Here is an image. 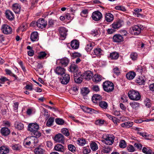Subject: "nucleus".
<instances>
[{
    "label": "nucleus",
    "instance_id": "4",
    "mask_svg": "<svg viewBox=\"0 0 154 154\" xmlns=\"http://www.w3.org/2000/svg\"><path fill=\"white\" fill-rule=\"evenodd\" d=\"M37 139L35 137H28L25 139L24 144L26 146H35L37 143Z\"/></svg>",
    "mask_w": 154,
    "mask_h": 154
},
{
    "label": "nucleus",
    "instance_id": "3",
    "mask_svg": "<svg viewBox=\"0 0 154 154\" xmlns=\"http://www.w3.org/2000/svg\"><path fill=\"white\" fill-rule=\"evenodd\" d=\"M115 137L111 134H108L103 137V142L108 145H111L114 142Z\"/></svg>",
    "mask_w": 154,
    "mask_h": 154
},
{
    "label": "nucleus",
    "instance_id": "39",
    "mask_svg": "<svg viewBox=\"0 0 154 154\" xmlns=\"http://www.w3.org/2000/svg\"><path fill=\"white\" fill-rule=\"evenodd\" d=\"M89 89L87 88H82L81 90V93L83 96H85L89 93Z\"/></svg>",
    "mask_w": 154,
    "mask_h": 154
},
{
    "label": "nucleus",
    "instance_id": "34",
    "mask_svg": "<svg viewBox=\"0 0 154 154\" xmlns=\"http://www.w3.org/2000/svg\"><path fill=\"white\" fill-rule=\"evenodd\" d=\"M119 54L116 52H113L110 53L109 57L112 60H116L119 57Z\"/></svg>",
    "mask_w": 154,
    "mask_h": 154
},
{
    "label": "nucleus",
    "instance_id": "42",
    "mask_svg": "<svg viewBox=\"0 0 154 154\" xmlns=\"http://www.w3.org/2000/svg\"><path fill=\"white\" fill-rule=\"evenodd\" d=\"M138 57V54L136 52L131 53L130 55V58L133 61L137 60Z\"/></svg>",
    "mask_w": 154,
    "mask_h": 154
},
{
    "label": "nucleus",
    "instance_id": "24",
    "mask_svg": "<svg viewBox=\"0 0 154 154\" xmlns=\"http://www.w3.org/2000/svg\"><path fill=\"white\" fill-rule=\"evenodd\" d=\"M93 75V74L91 71H88L83 74V76L84 79L88 80L91 79Z\"/></svg>",
    "mask_w": 154,
    "mask_h": 154
},
{
    "label": "nucleus",
    "instance_id": "49",
    "mask_svg": "<svg viewBox=\"0 0 154 154\" xmlns=\"http://www.w3.org/2000/svg\"><path fill=\"white\" fill-rule=\"evenodd\" d=\"M47 54L45 52H41L39 53L38 56V58L39 59H43L45 57Z\"/></svg>",
    "mask_w": 154,
    "mask_h": 154
},
{
    "label": "nucleus",
    "instance_id": "20",
    "mask_svg": "<svg viewBox=\"0 0 154 154\" xmlns=\"http://www.w3.org/2000/svg\"><path fill=\"white\" fill-rule=\"evenodd\" d=\"M60 33L61 37L63 38L64 39L67 35V32L68 31L64 27H61L60 28Z\"/></svg>",
    "mask_w": 154,
    "mask_h": 154
},
{
    "label": "nucleus",
    "instance_id": "46",
    "mask_svg": "<svg viewBox=\"0 0 154 154\" xmlns=\"http://www.w3.org/2000/svg\"><path fill=\"white\" fill-rule=\"evenodd\" d=\"M68 149L72 152H74L76 151V148L73 145L71 144H69L68 145Z\"/></svg>",
    "mask_w": 154,
    "mask_h": 154
},
{
    "label": "nucleus",
    "instance_id": "61",
    "mask_svg": "<svg viewBox=\"0 0 154 154\" xmlns=\"http://www.w3.org/2000/svg\"><path fill=\"white\" fill-rule=\"evenodd\" d=\"M112 120L114 123L115 125H116V126L118 125V123L119 122V119L114 116L113 118H112Z\"/></svg>",
    "mask_w": 154,
    "mask_h": 154
},
{
    "label": "nucleus",
    "instance_id": "50",
    "mask_svg": "<svg viewBox=\"0 0 154 154\" xmlns=\"http://www.w3.org/2000/svg\"><path fill=\"white\" fill-rule=\"evenodd\" d=\"M137 70L138 72H140L142 74L146 71V69L145 67H143L140 66H139L137 68Z\"/></svg>",
    "mask_w": 154,
    "mask_h": 154
},
{
    "label": "nucleus",
    "instance_id": "7",
    "mask_svg": "<svg viewBox=\"0 0 154 154\" xmlns=\"http://www.w3.org/2000/svg\"><path fill=\"white\" fill-rule=\"evenodd\" d=\"M69 62L68 59L64 57L61 59H58L57 61V63L63 66H67Z\"/></svg>",
    "mask_w": 154,
    "mask_h": 154
},
{
    "label": "nucleus",
    "instance_id": "38",
    "mask_svg": "<svg viewBox=\"0 0 154 154\" xmlns=\"http://www.w3.org/2000/svg\"><path fill=\"white\" fill-rule=\"evenodd\" d=\"M90 147L93 151H96L98 149L97 144L94 142H91L90 144Z\"/></svg>",
    "mask_w": 154,
    "mask_h": 154
},
{
    "label": "nucleus",
    "instance_id": "31",
    "mask_svg": "<svg viewBox=\"0 0 154 154\" xmlns=\"http://www.w3.org/2000/svg\"><path fill=\"white\" fill-rule=\"evenodd\" d=\"M79 46V43L77 40H73L71 42V46L73 49H78Z\"/></svg>",
    "mask_w": 154,
    "mask_h": 154
},
{
    "label": "nucleus",
    "instance_id": "25",
    "mask_svg": "<svg viewBox=\"0 0 154 154\" xmlns=\"http://www.w3.org/2000/svg\"><path fill=\"white\" fill-rule=\"evenodd\" d=\"M81 75L79 73V74H75L74 75V81L76 83L79 84L82 82V78L80 77Z\"/></svg>",
    "mask_w": 154,
    "mask_h": 154
},
{
    "label": "nucleus",
    "instance_id": "29",
    "mask_svg": "<svg viewBox=\"0 0 154 154\" xmlns=\"http://www.w3.org/2000/svg\"><path fill=\"white\" fill-rule=\"evenodd\" d=\"M129 105L133 109L135 110L137 109L140 106L139 103L135 101L130 103Z\"/></svg>",
    "mask_w": 154,
    "mask_h": 154
},
{
    "label": "nucleus",
    "instance_id": "44",
    "mask_svg": "<svg viewBox=\"0 0 154 154\" xmlns=\"http://www.w3.org/2000/svg\"><path fill=\"white\" fill-rule=\"evenodd\" d=\"M15 127L18 130H22L23 128V125L21 123L18 122L16 123Z\"/></svg>",
    "mask_w": 154,
    "mask_h": 154
},
{
    "label": "nucleus",
    "instance_id": "22",
    "mask_svg": "<svg viewBox=\"0 0 154 154\" xmlns=\"http://www.w3.org/2000/svg\"><path fill=\"white\" fill-rule=\"evenodd\" d=\"M5 14L6 17L9 20H12L14 18L13 13L10 10H7L6 11Z\"/></svg>",
    "mask_w": 154,
    "mask_h": 154
},
{
    "label": "nucleus",
    "instance_id": "47",
    "mask_svg": "<svg viewBox=\"0 0 154 154\" xmlns=\"http://www.w3.org/2000/svg\"><path fill=\"white\" fill-rule=\"evenodd\" d=\"M143 152L146 154H152L151 150L144 147L142 149Z\"/></svg>",
    "mask_w": 154,
    "mask_h": 154
},
{
    "label": "nucleus",
    "instance_id": "8",
    "mask_svg": "<svg viewBox=\"0 0 154 154\" xmlns=\"http://www.w3.org/2000/svg\"><path fill=\"white\" fill-rule=\"evenodd\" d=\"M35 24L39 28L43 29L45 27L47 23L44 19L41 18L36 22Z\"/></svg>",
    "mask_w": 154,
    "mask_h": 154
},
{
    "label": "nucleus",
    "instance_id": "5",
    "mask_svg": "<svg viewBox=\"0 0 154 154\" xmlns=\"http://www.w3.org/2000/svg\"><path fill=\"white\" fill-rule=\"evenodd\" d=\"M143 26L141 25H135L130 29L131 33L135 35H137L140 34L142 29H143Z\"/></svg>",
    "mask_w": 154,
    "mask_h": 154
},
{
    "label": "nucleus",
    "instance_id": "21",
    "mask_svg": "<svg viewBox=\"0 0 154 154\" xmlns=\"http://www.w3.org/2000/svg\"><path fill=\"white\" fill-rule=\"evenodd\" d=\"M54 150L58 152H63L65 151V148L64 146L62 144H58L55 146Z\"/></svg>",
    "mask_w": 154,
    "mask_h": 154
},
{
    "label": "nucleus",
    "instance_id": "45",
    "mask_svg": "<svg viewBox=\"0 0 154 154\" xmlns=\"http://www.w3.org/2000/svg\"><path fill=\"white\" fill-rule=\"evenodd\" d=\"M13 149L15 150H19L21 148V146L19 144H13L11 146Z\"/></svg>",
    "mask_w": 154,
    "mask_h": 154
},
{
    "label": "nucleus",
    "instance_id": "43",
    "mask_svg": "<svg viewBox=\"0 0 154 154\" xmlns=\"http://www.w3.org/2000/svg\"><path fill=\"white\" fill-rule=\"evenodd\" d=\"M77 143L79 145L83 146L86 143V141L84 139L80 138L77 140Z\"/></svg>",
    "mask_w": 154,
    "mask_h": 154
},
{
    "label": "nucleus",
    "instance_id": "16",
    "mask_svg": "<svg viewBox=\"0 0 154 154\" xmlns=\"http://www.w3.org/2000/svg\"><path fill=\"white\" fill-rule=\"evenodd\" d=\"M54 71L57 75L62 76L65 74L66 70L64 68L59 66L56 67L54 70Z\"/></svg>",
    "mask_w": 154,
    "mask_h": 154
},
{
    "label": "nucleus",
    "instance_id": "52",
    "mask_svg": "<svg viewBox=\"0 0 154 154\" xmlns=\"http://www.w3.org/2000/svg\"><path fill=\"white\" fill-rule=\"evenodd\" d=\"M112 147L110 146H105L103 148V152L105 153H108L110 152L112 150Z\"/></svg>",
    "mask_w": 154,
    "mask_h": 154
},
{
    "label": "nucleus",
    "instance_id": "32",
    "mask_svg": "<svg viewBox=\"0 0 154 154\" xmlns=\"http://www.w3.org/2000/svg\"><path fill=\"white\" fill-rule=\"evenodd\" d=\"M136 74L133 71H130L128 72L126 74V77L129 80L133 79L135 77Z\"/></svg>",
    "mask_w": 154,
    "mask_h": 154
},
{
    "label": "nucleus",
    "instance_id": "14",
    "mask_svg": "<svg viewBox=\"0 0 154 154\" xmlns=\"http://www.w3.org/2000/svg\"><path fill=\"white\" fill-rule=\"evenodd\" d=\"M112 38L113 42L117 43H120L124 40L123 36L119 34H115L113 35Z\"/></svg>",
    "mask_w": 154,
    "mask_h": 154
},
{
    "label": "nucleus",
    "instance_id": "60",
    "mask_svg": "<svg viewBox=\"0 0 154 154\" xmlns=\"http://www.w3.org/2000/svg\"><path fill=\"white\" fill-rule=\"evenodd\" d=\"M127 149L128 151L132 152L135 151V149L134 147L131 145H129L127 148Z\"/></svg>",
    "mask_w": 154,
    "mask_h": 154
},
{
    "label": "nucleus",
    "instance_id": "2",
    "mask_svg": "<svg viewBox=\"0 0 154 154\" xmlns=\"http://www.w3.org/2000/svg\"><path fill=\"white\" fill-rule=\"evenodd\" d=\"M103 86L104 90L107 92H112L114 89L113 84L108 81H106L103 82Z\"/></svg>",
    "mask_w": 154,
    "mask_h": 154
},
{
    "label": "nucleus",
    "instance_id": "9",
    "mask_svg": "<svg viewBox=\"0 0 154 154\" xmlns=\"http://www.w3.org/2000/svg\"><path fill=\"white\" fill-rule=\"evenodd\" d=\"M54 140L56 142L64 144V137L62 134H56L53 138Z\"/></svg>",
    "mask_w": 154,
    "mask_h": 154
},
{
    "label": "nucleus",
    "instance_id": "37",
    "mask_svg": "<svg viewBox=\"0 0 154 154\" xmlns=\"http://www.w3.org/2000/svg\"><path fill=\"white\" fill-rule=\"evenodd\" d=\"M94 82H97L101 80V76L99 75H95L92 79Z\"/></svg>",
    "mask_w": 154,
    "mask_h": 154
},
{
    "label": "nucleus",
    "instance_id": "62",
    "mask_svg": "<svg viewBox=\"0 0 154 154\" xmlns=\"http://www.w3.org/2000/svg\"><path fill=\"white\" fill-rule=\"evenodd\" d=\"M113 72H114L117 75H119L120 73V70H119V69L116 67L114 69H113Z\"/></svg>",
    "mask_w": 154,
    "mask_h": 154
},
{
    "label": "nucleus",
    "instance_id": "17",
    "mask_svg": "<svg viewBox=\"0 0 154 154\" xmlns=\"http://www.w3.org/2000/svg\"><path fill=\"white\" fill-rule=\"evenodd\" d=\"M34 152L35 154H45V151L42 146H40L35 148Z\"/></svg>",
    "mask_w": 154,
    "mask_h": 154
},
{
    "label": "nucleus",
    "instance_id": "63",
    "mask_svg": "<svg viewBox=\"0 0 154 154\" xmlns=\"http://www.w3.org/2000/svg\"><path fill=\"white\" fill-rule=\"evenodd\" d=\"M107 32L109 34H111L114 32L116 30L114 28L108 29L107 30Z\"/></svg>",
    "mask_w": 154,
    "mask_h": 154
},
{
    "label": "nucleus",
    "instance_id": "15",
    "mask_svg": "<svg viewBox=\"0 0 154 154\" xmlns=\"http://www.w3.org/2000/svg\"><path fill=\"white\" fill-rule=\"evenodd\" d=\"M69 71L72 72H73L74 75L75 74H79V71L78 70V66L75 64H71L69 68Z\"/></svg>",
    "mask_w": 154,
    "mask_h": 154
},
{
    "label": "nucleus",
    "instance_id": "54",
    "mask_svg": "<svg viewBox=\"0 0 154 154\" xmlns=\"http://www.w3.org/2000/svg\"><path fill=\"white\" fill-rule=\"evenodd\" d=\"M61 132L66 136H68L69 135V131L66 128H64L61 130Z\"/></svg>",
    "mask_w": 154,
    "mask_h": 154
},
{
    "label": "nucleus",
    "instance_id": "30",
    "mask_svg": "<svg viewBox=\"0 0 154 154\" xmlns=\"http://www.w3.org/2000/svg\"><path fill=\"white\" fill-rule=\"evenodd\" d=\"M1 132L3 135L7 136L9 134L10 131L8 128L3 127L2 128Z\"/></svg>",
    "mask_w": 154,
    "mask_h": 154
},
{
    "label": "nucleus",
    "instance_id": "59",
    "mask_svg": "<svg viewBox=\"0 0 154 154\" xmlns=\"http://www.w3.org/2000/svg\"><path fill=\"white\" fill-rule=\"evenodd\" d=\"M134 146L139 150H141L142 147V144L139 143H135Z\"/></svg>",
    "mask_w": 154,
    "mask_h": 154
},
{
    "label": "nucleus",
    "instance_id": "6",
    "mask_svg": "<svg viewBox=\"0 0 154 154\" xmlns=\"http://www.w3.org/2000/svg\"><path fill=\"white\" fill-rule=\"evenodd\" d=\"M39 126L37 123H30L28 125V130L32 133L38 130Z\"/></svg>",
    "mask_w": 154,
    "mask_h": 154
},
{
    "label": "nucleus",
    "instance_id": "64",
    "mask_svg": "<svg viewBox=\"0 0 154 154\" xmlns=\"http://www.w3.org/2000/svg\"><path fill=\"white\" fill-rule=\"evenodd\" d=\"M26 26L25 24H23L19 27V30L23 32L24 31L26 28Z\"/></svg>",
    "mask_w": 154,
    "mask_h": 154
},
{
    "label": "nucleus",
    "instance_id": "28",
    "mask_svg": "<svg viewBox=\"0 0 154 154\" xmlns=\"http://www.w3.org/2000/svg\"><path fill=\"white\" fill-rule=\"evenodd\" d=\"M133 125V122L128 121L121 124V126L123 128H129L131 127Z\"/></svg>",
    "mask_w": 154,
    "mask_h": 154
},
{
    "label": "nucleus",
    "instance_id": "55",
    "mask_svg": "<svg viewBox=\"0 0 154 154\" xmlns=\"http://www.w3.org/2000/svg\"><path fill=\"white\" fill-rule=\"evenodd\" d=\"M56 21L52 19L49 20L48 25L49 27H52L54 25V24L56 23Z\"/></svg>",
    "mask_w": 154,
    "mask_h": 154
},
{
    "label": "nucleus",
    "instance_id": "18",
    "mask_svg": "<svg viewBox=\"0 0 154 154\" xmlns=\"http://www.w3.org/2000/svg\"><path fill=\"white\" fill-rule=\"evenodd\" d=\"M123 24V22L121 20H119L117 21L114 22L112 24V26L113 28L116 29H117L119 28Z\"/></svg>",
    "mask_w": 154,
    "mask_h": 154
},
{
    "label": "nucleus",
    "instance_id": "41",
    "mask_svg": "<svg viewBox=\"0 0 154 154\" xmlns=\"http://www.w3.org/2000/svg\"><path fill=\"white\" fill-rule=\"evenodd\" d=\"M145 81L143 77H139L137 80L136 82L139 85H142L144 84Z\"/></svg>",
    "mask_w": 154,
    "mask_h": 154
},
{
    "label": "nucleus",
    "instance_id": "36",
    "mask_svg": "<svg viewBox=\"0 0 154 154\" xmlns=\"http://www.w3.org/2000/svg\"><path fill=\"white\" fill-rule=\"evenodd\" d=\"M99 106L101 108L104 109L107 108L108 105L107 103L105 101H101L99 103Z\"/></svg>",
    "mask_w": 154,
    "mask_h": 154
},
{
    "label": "nucleus",
    "instance_id": "53",
    "mask_svg": "<svg viewBox=\"0 0 154 154\" xmlns=\"http://www.w3.org/2000/svg\"><path fill=\"white\" fill-rule=\"evenodd\" d=\"M119 146L121 148H124L126 146V143L125 141L124 140H121L119 142Z\"/></svg>",
    "mask_w": 154,
    "mask_h": 154
},
{
    "label": "nucleus",
    "instance_id": "13",
    "mask_svg": "<svg viewBox=\"0 0 154 154\" xmlns=\"http://www.w3.org/2000/svg\"><path fill=\"white\" fill-rule=\"evenodd\" d=\"M103 51L100 48H97L94 49L93 52L92 53L91 55L93 57H96V56L100 57L102 54Z\"/></svg>",
    "mask_w": 154,
    "mask_h": 154
},
{
    "label": "nucleus",
    "instance_id": "10",
    "mask_svg": "<svg viewBox=\"0 0 154 154\" xmlns=\"http://www.w3.org/2000/svg\"><path fill=\"white\" fill-rule=\"evenodd\" d=\"M102 14L99 11H96L93 13L92 17L93 19L95 21L99 20L102 18Z\"/></svg>",
    "mask_w": 154,
    "mask_h": 154
},
{
    "label": "nucleus",
    "instance_id": "56",
    "mask_svg": "<svg viewBox=\"0 0 154 154\" xmlns=\"http://www.w3.org/2000/svg\"><path fill=\"white\" fill-rule=\"evenodd\" d=\"M115 8L117 10H120L123 11H126L125 8L122 6H116Z\"/></svg>",
    "mask_w": 154,
    "mask_h": 154
},
{
    "label": "nucleus",
    "instance_id": "40",
    "mask_svg": "<svg viewBox=\"0 0 154 154\" xmlns=\"http://www.w3.org/2000/svg\"><path fill=\"white\" fill-rule=\"evenodd\" d=\"M54 118L53 117H50L46 123V125L48 127H50L53 125L54 121Z\"/></svg>",
    "mask_w": 154,
    "mask_h": 154
},
{
    "label": "nucleus",
    "instance_id": "58",
    "mask_svg": "<svg viewBox=\"0 0 154 154\" xmlns=\"http://www.w3.org/2000/svg\"><path fill=\"white\" fill-rule=\"evenodd\" d=\"M144 104L146 106L147 108H149L151 106V103L150 100L149 99H146L145 101Z\"/></svg>",
    "mask_w": 154,
    "mask_h": 154
},
{
    "label": "nucleus",
    "instance_id": "27",
    "mask_svg": "<svg viewBox=\"0 0 154 154\" xmlns=\"http://www.w3.org/2000/svg\"><path fill=\"white\" fill-rule=\"evenodd\" d=\"M102 99L101 96L98 94H94L92 98V101L94 103H97L98 100H100Z\"/></svg>",
    "mask_w": 154,
    "mask_h": 154
},
{
    "label": "nucleus",
    "instance_id": "23",
    "mask_svg": "<svg viewBox=\"0 0 154 154\" xmlns=\"http://www.w3.org/2000/svg\"><path fill=\"white\" fill-rule=\"evenodd\" d=\"M9 152V148L6 146L0 147V154H8Z\"/></svg>",
    "mask_w": 154,
    "mask_h": 154
},
{
    "label": "nucleus",
    "instance_id": "51",
    "mask_svg": "<svg viewBox=\"0 0 154 154\" xmlns=\"http://www.w3.org/2000/svg\"><path fill=\"white\" fill-rule=\"evenodd\" d=\"M83 107L84 108L83 110L84 111L87 112H91V113L95 112V111L93 109L85 107Z\"/></svg>",
    "mask_w": 154,
    "mask_h": 154
},
{
    "label": "nucleus",
    "instance_id": "35",
    "mask_svg": "<svg viewBox=\"0 0 154 154\" xmlns=\"http://www.w3.org/2000/svg\"><path fill=\"white\" fill-rule=\"evenodd\" d=\"M94 47V44L92 42H89L86 46L85 49L87 52H90Z\"/></svg>",
    "mask_w": 154,
    "mask_h": 154
},
{
    "label": "nucleus",
    "instance_id": "57",
    "mask_svg": "<svg viewBox=\"0 0 154 154\" xmlns=\"http://www.w3.org/2000/svg\"><path fill=\"white\" fill-rule=\"evenodd\" d=\"M38 131V130H37L34 132L32 133V134L35 136L34 137H35L36 139L37 138L41 136V133Z\"/></svg>",
    "mask_w": 154,
    "mask_h": 154
},
{
    "label": "nucleus",
    "instance_id": "19",
    "mask_svg": "<svg viewBox=\"0 0 154 154\" xmlns=\"http://www.w3.org/2000/svg\"><path fill=\"white\" fill-rule=\"evenodd\" d=\"M21 8V6L17 3H15L13 5L12 9L15 13H19Z\"/></svg>",
    "mask_w": 154,
    "mask_h": 154
},
{
    "label": "nucleus",
    "instance_id": "11",
    "mask_svg": "<svg viewBox=\"0 0 154 154\" xmlns=\"http://www.w3.org/2000/svg\"><path fill=\"white\" fill-rule=\"evenodd\" d=\"M70 77L69 74H65L61 76L60 78L61 82L63 84H66L69 81Z\"/></svg>",
    "mask_w": 154,
    "mask_h": 154
},
{
    "label": "nucleus",
    "instance_id": "48",
    "mask_svg": "<svg viewBox=\"0 0 154 154\" xmlns=\"http://www.w3.org/2000/svg\"><path fill=\"white\" fill-rule=\"evenodd\" d=\"M55 122L58 125H62L64 124V121L62 119L56 118L55 119Z\"/></svg>",
    "mask_w": 154,
    "mask_h": 154
},
{
    "label": "nucleus",
    "instance_id": "1",
    "mask_svg": "<svg viewBox=\"0 0 154 154\" xmlns=\"http://www.w3.org/2000/svg\"><path fill=\"white\" fill-rule=\"evenodd\" d=\"M128 94L129 98L133 100L138 101L141 98V95L139 92L134 90L129 91Z\"/></svg>",
    "mask_w": 154,
    "mask_h": 154
},
{
    "label": "nucleus",
    "instance_id": "26",
    "mask_svg": "<svg viewBox=\"0 0 154 154\" xmlns=\"http://www.w3.org/2000/svg\"><path fill=\"white\" fill-rule=\"evenodd\" d=\"M30 39L32 42L36 41L38 39V33L37 32H32L30 35Z\"/></svg>",
    "mask_w": 154,
    "mask_h": 154
},
{
    "label": "nucleus",
    "instance_id": "33",
    "mask_svg": "<svg viewBox=\"0 0 154 154\" xmlns=\"http://www.w3.org/2000/svg\"><path fill=\"white\" fill-rule=\"evenodd\" d=\"M105 18L107 22H110L113 20V16L110 13H107L106 14Z\"/></svg>",
    "mask_w": 154,
    "mask_h": 154
},
{
    "label": "nucleus",
    "instance_id": "12",
    "mask_svg": "<svg viewBox=\"0 0 154 154\" xmlns=\"http://www.w3.org/2000/svg\"><path fill=\"white\" fill-rule=\"evenodd\" d=\"M2 30L4 34H10L12 32L11 28L7 25H4L2 26Z\"/></svg>",
    "mask_w": 154,
    "mask_h": 154
}]
</instances>
